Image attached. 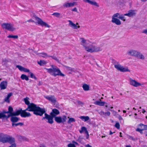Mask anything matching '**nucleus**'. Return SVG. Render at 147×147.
<instances>
[{"instance_id": "nucleus-48", "label": "nucleus", "mask_w": 147, "mask_h": 147, "mask_svg": "<svg viewBox=\"0 0 147 147\" xmlns=\"http://www.w3.org/2000/svg\"><path fill=\"white\" fill-rule=\"evenodd\" d=\"M52 15L57 17H59L60 15V14L58 12H55L53 13Z\"/></svg>"}, {"instance_id": "nucleus-63", "label": "nucleus", "mask_w": 147, "mask_h": 147, "mask_svg": "<svg viewBox=\"0 0 147 147\" xmlns=\"http://www.w3.org/2000/svg\"><path fill=\"white\" fill-rule=\"evenodd\" d=\"M85 133L87 134H89L88 132V131H87V130H86L85 131Z\"/></svg>"}, {"instance_id": "nucleus-10", "label": "nucleus", "mask_w": 147, "mask_h": 147, "mask_svg": "<svg viewBox=\"0 0 147 147\" xmlns=\"http://www.w3.org/2000/svg\"><path fill=\"white\" fill-rule=\"evenodd\" d=\"M37 19V20L38 24L41 25L42 26H45V27H47L49 28L50 26L46 23L43 22L41 19L40 18L38 17L36 18Z\"/></svg>"}, {"instance_id": "nucleus-33", "label": "nucleus", "mask_w": 147, "mask_h": 147, "mask_svg": "<svg viewBox=\"0 0 147 147\" xmlns=\"http://www.w3.org/2000/svg\"><path fill=\"white\" fill-rule=\"evenodd\" d=\"M68 22H69V25L71 27L74 29H77V27L76 25L72 22L70 20H68Z\"/></svg>"}, {"instance_id": "nucleus-54", "label": "nucleus", "mask_w": 147, "mask_h": 147, "mask_svg": "<svg viewBox=\"0 0 147 147\" xmlns=\"http://www.w3.org/2000/svg\"><path fill=\"white\" fill-rule=\"evenodd\" d=\"M112 63L114 64H118V62L116 61L115 60L113 59L112 60Z\"/></svg>"}, {"instance_id": "nucleus-16", "label": "nucleus", "mask_w": 147, "mask_h": 147, "mask_svg": "<svg viewBox=\"0 0 147 147\" xmlns=\"http://www.w3.org/2000/svg\"><path fill=\"white\" fill-rule=\"evenodd\" d=\"M8 135H2L0 136V142L3 143H7Z\"/></svg>"}, {"instance_id": "nucleus-37", "label": "nucleus", "mask_w": 147, "mask_h": 147, "mask_svg": "<svg viewBox=\"0 0 147 147\" xmlns=\"http://www.w3.org/2000/svg\"><path fill=\"white\" fill-rule=\"evenodd\" d=\"M47 63L46 61L44 60H40V61L38 62V63L40 66H43Z\"/></svg>"}, {"instance_id": "nucleus-27", "label": "nucleus", "mask_w": 147, "mask_h": 147, "mask_svg": "<svg viewBox=\"0 0 147 147\" xmlns=\"http://www.w3.org/2000/svg\"><path fill=\"white\" fill-rule=\"evenodd\" d=\"M93 48L94 52H98L101 51L102 50V49L101 48L99 47L94 46H93Z\"/></svg>"}, {"instance_id": "nucleus-6", "label": "nucleus", "mask_w": 147, "mask_h": 147, "mask_svg": "<svg viewBox=\"0 0 147 147\" xmlns=\"http://www.w3.org/2000/svg\"><path fill=\"white\" fill-rule=\"evenodd\" d=\"M45 116L43 117L42 119H46L47 120V122L50 124H52L54 123L53 119L54 117L52 115H49L47 113H45Z\"/></svg>"}, {"instance_id": "nucleus-45", "label": "nucleus", "mask_w": 147, "mask_h": 147, "mask_svg": "<svg viewBox=\"0 0 147 147\" xmlns=\"http://www.w3.org/2000/svg\"><path fill=\"white\" fill-rule=\"evenodd\" d=\"M7 37L9 38H12L14 39H17L18 38V36L17 35H9Z\"/></svg>"}, {"instance_id": "nucleus-20", "label": "nucleus", "mask_w": 147, "mask_h": 147, "mask_svg": "<svg viewBox=\"0 0 147 147\" xmlns=\"http://www.w3.org/2000/svg\"><path fill=\"white\" fill-rule=\"evenodd\" d=\"M7 81H3L0 84V88L1 90L5 89L7 86Z\"/></svg>"}, {"instance_id": "nucleus-36", "label": "nucleus", "mask_w": 147, "mask_h": 147, "mask_svg": "<svg viewBox=\"0 0 147 147\" xmlns=\"http://www.w3.org/2000/svg\"><path fill=\"white\" fill-rule=\"evenodd\" d=\"M82 87L85 91H88L89 90V86L86 84H84L83 85Z\"/></svg>"}, {"instance_id": "nucleus-41", "label": "nucleus", "mask_w": 147, "mask_h": 147, "mask_svg": "<svg viewBox=\"0 0 147 147\" xmlns=\"http://www.w3.org/2000/svg\"><path fill=\"white\" fill-rule=\"evenodd\" d=\"M19 138L21 140L25 141H28V139L24 136H20L19 137Z\"/></svg>"}, {"instance_id": "nucleus-18", "label": "nucleus", "mask_w": 147, "mask_h": 147, "mask_svg": "<svg viewBox=\"0 0 147 147\" xmlns=\"http://www.w3.org/2000/svg\"><path fill=\"white\" fill-rule=\"evenodd\" d=\"M28 106L30 109V111H32L33 112L37 107L36 105L33 103H31Z\"/></svg>"}, {"instance_id": "nucleus-61", "label": "nucleus", "mask_w": 147, "mask_h": 147, "mask_svg": "<svg viewBox=\"0 0 147 147\" xmlns=\"http://www.w3.org/2000/svg\"><path fill=\"white\" fill-rule=\"evenodd\" d=\"M86 147H92V146H90L89 144H88L86 145Z\"/></svg>"}, {"instance_id": "nucleus-32", "label": "nucleus", "mask_w": 147, "mask_h": 147, "mask_svg": "<svg viewBox=\"0 0 147 147\" xmlns=\"http://www.w3.org/2000/svg\"><path fill=\"white\" fill-rule=\"evenodd\" d=\"M11 60L6 58L2 59V64L3 65H6L8 63L10 62Z\"/></svg>"}, {"instance_id": "nucleus-9", "label": "nucleus", "mask_w": 147, "mask_h": 147, "mask_svg": "<svg viewBox=\"0 0 147 147\" xmlns=\"http://www.w3.org/2000/svg\"><path fill=\"white\" fill-rule=\"evenodd\" d=\"M146 130H147V125L140 124L138 125L136 131L139 132L141 133H142L143 131Z\"/></svg>"}, {"instance_id": "nucleus-55", "label": "nucleus", "mask_w": 147, "mask_h": 147, "mask_svg": "<svg viewBox=\"0 0 147 147\" xmlns=\"http://www.w3.org/2000/svg\"><path fill=\"white\" fill-rule=\"evenodd\" d=\"M142 33L143 34H144L147 35V29H145L144 30L142 31Z\"/></svg>"}, {"instance_id": "nucleus-39", "label": "nucleus", "mask_w": 147, "mask_h": 147, "mask_svg": "<svg viewBox=\"0 0 147 147\" xmlns=\"http://www.w3.org/2000/svg\"><path fill=\"white\" fill-rule=\"evenodd\" d=\"M24 125V123H12V125L13 127L15 126H17L18 125H20V126H22Z\"/></svg>"}, {"instance_id": "nucleus-58", "label": "nucleus", "mask_w": 147, "mask_h": 147, "mask_svg": "<svg viewBox=\"0 0 147 147\" xmlns=\"http://www.w3.org/2000/svg\"><path fill=\"white\" fill-rule=\"evenodd\" d=\"M118 118L120 121H121L123 120V119L121 117V116L119 115L118 117Z\"/></svg>"}, {"instance_id": "nucleus-14", "label": "nucleus", "mask_w": 147, "mask_h": 147, "mask_svg": "<svg viewBox=\"0 0 147 147\" xmlns=\"http://www.w3.org/2000/svg\"><path fill=\"white\" fill-rule=\"evenodd\" d=\"M83 1L85 3H88L89 4L96 6L97 7H99L98 4L93 0H83Z\"/></svg>"}, {"instance_id": "nucleus-56", "label": "nucleus", "mask_w": 147, "mask_h": 147, "mask_svg": "<svg viewBox=\"0 0 147 147\" xmlns=\"http://www.w3.org/2000/svg\"><path fill=\"white\" fill-rule=\"evenodd\" d=\"M16 145L15 143L12 144L10 146L8 147H16Z\"/></svg>"}, {"instance_id": "nucleus-38", "label": "nucleus", "mask_w": 147, "mask_h": 147, "mask_svg": "<svg viewBox=\"0 0 147 147\" xmlns=\"http://www.w3.org/2000/svg\"><path fill=\"white\" fill-rule=\"evenodd\" d=\"M29 99V98L28 97H26L24 99V101L25 102V104L27 105L28 106V105L31 103L28 100Z\"/></svg>"}, {"instance_id": "nucleus-2", "label": "nucleus", "mask_w": 147, "mask_h": 147, "mask_svg": "<svg viewBox=\"0 0 147 147\" xmlns=\"http://www.w3.org/2000/svg\"><path fill=\"white\" fill-rule=\"evenodd\" d=\"M46 111L44 108H41L39 107H37L33 113L36 115L42 116L45 113Z\"/></svg>"}, {"instance_id": "nucleus-30", "label": "nucleus", "mask_w": 147, "mask_h": 147, "mask_svg": "<svg viewBox=\"0 0 147 147\" xmlns=\"http://www.w3.org/2000/svg\"><path fill=\"white\" fill-rule=\"evenodd\" d=\"M12 93L11 92L9 93L7 95V97L5 98L4 100L7 103H9L10 102V100L9 98L12 95Z\"/></svg>"}, {"instance_id": "nucleus-53", "label": "nucleus", "mask_w": 147, "mask_h": 147, "mask_svg": "<svg viewBox=\"0 0 147 147\" xmlns=\"http://www.w3.org/2000/svg\"><path fill=\"white\" fill-rule=\"evenodd\" d=\"M103 113L104 115H107L108 116L110 115V113L109 111H108L105 113L103 112Z\"/></svg>"}, {"instance_id": "nucleus-26", "label": "nucleus", "mask_w": 147, "mask_h": 147, "mask_svg": "<svg viewBox=\"0 0 147 147\" xmlns=\"http://www.w3.org/2000/svg\"><path fill=\"white\" fill-rule=\"evenodd\" d=\"M105 102H102L101 100L100 101H96L94 102V104L95 105L100 106H103L105 104Z\"/></svg>"}, {"instance_id": "nucleus-49", "label": "nucleus", "mask_w": 147, "mask_h": 147, "mask_svg": "<svg viewBox=\"0 0 147 147\" xmlns=\"http://www.w3.org/2000/svg\"><path fill=\"white\" fill-rule=\"evenodd\" d=\"M80 39L82 40L81 41V44H82L83 45H84V44L86 43V40L83 38H80Z\"/></svg>"}, {"instance_id": "nucleus-60", "label": "nucleus", "mask_w": 147, "mask_h": 147, "mask_svg": "<svg viewBox=\"0 0 147 147\" xmlns=\"http://www.w3.org/2000/svg\"><path fill=\"white\" fill-rule=\"evenodd\" d=\"M72 11H77V10L76 7L74 8L73 9Z\"/></svg>"}, {"instance_id": "nucleus-34", "label": "nucleus", "mask_w": 147, "mask_h": 147, "mask_svg": "<svg viewBox=\"0 0 147 147\" xmlns=\"http://www.w3.org/2000/svg\"><path fill=\"white\" fill-rule=\"evenodd\" d=\"M79 118L82 120H84V121H87L90 119L89 117L88 116H81Z\"/></svg>"}, {"instance_id": "nucleus-5", "label": "nucleus", "mask_w": 147, "mask_h": 147, "mask_svg": "<svg viewBox=\"0 0 147 147\" xmlns=\"http://www.w3.org/2000/svg\"><path fill=\"white\" fill-rule=\"evenodd\" d=\"M2 26L3 28L9 31H13L15 30V28L13 27V25L10 23H3L2 24Z\"/></svg>"}, {"instance_id": "nucleus-40", "label": "nucleus", "mask_w": 147, "mask_h": 147, "mask_svg": "<svg viewBox=\"0 0 147 147\" xmlns=\"http://www.w3.org/2000/svg\"><path fill=\"white\" fill-rule=\"evenodd\" d=\"M21 78L23 80H25L26 81H28L29 80L28 76L24 74H23L21 75Z\"/></svg>"}, {"instance_id": "nucleus-11", "label": "nucleus", "mask_w": 147, "mask_h": 147, "mask_svg": "<svg viewBox=\"0 0 147 147\" xmlns=\"http://www.w3.org/2000/svg\"><path fill=\"white\" fill-rule=\"evenodd\" d=\"M45 97L53 103H55L57 102L56 98L54 96H47Z\"/></svg>"}, {"instance_id": "nucleus-7", "label": "nucleus", "mask_w": 147, "mask_h": 147, "mask_svg": "<svg viewBox=\"0 0 147 147\" xmlns=\"http://www.w3.org/2000/svg\"><path fill=\"white\" fill-rule=\"evenodd\" d=\"M55 118V121L58 123H63L66 121V117L65 115H63L62 118L61 117H56Z\"/></svg>"}, {"instance_id": "nucleus-3", "label": "nucleus", "mask_w": 147, "mask_h": 147, "mask_svg": "<svg viewBox=\"0 0 147 147\" xmlns=\"http://www.w3.org/2000/svg\"><path fill=\"white\" fill-rule=\"evenodd\" d=\"M119 13H117L114 14L112 17L111 22L117 25H119L121 24V22L120 20L116 18H119Z\"/></svg>"}, {"instance_id": "nucleus-43", "label": "nucleus", "mask_w": 147, "mask_h": 147, "mask_svg": "<svg viewBox=\"0 0 147 147\" xmlns=\"http://www.w3.org/2000/svg\"><path fill=\"white\" fill-rule=\"evenodd\" d=\"M65 68H66V69L69 71H74V69L72 68L71 67H70L68 66H65Z\"/></svg>"}, {"instance_id": "nucleus-13", "label": "nucleus", "mask_w": 147, "mask_h": 147, "mask_svg": "<svg viewBox=\"0 0 147 147\" xmlns=\"http://www.w3.org/2000/svg\"><path fill=\"white\" fill-rule=\"evenodd\" d=\"M13 108L11 106H9L8 108V111H7L8 113L17 116L19 110L16 111L15 112H13Z\"/></svg>"}, {"instance_id": "nucleus-44", "label": "nucleus", "mask_w": 147, "mask_h": 147, "mask_svg": "<svg viewBox=\"0 0 147 147\" xmlns=\"http://www.w3.org/2000/svg\"><path fill=\"white\" fill-rule=\"evenodd\" d=\"M5 118H6V119H7L9 118L10 117H12V116H16L14 115H13L11 114H9L7 116L6 115H5Z\"/></svg>"}, {"instance_id": "nucleus-25", "label": "nucleus", "mask_w": 147, "mask_h": 147, "mask_svg": "<svg viewBox=\"0 0 147 147\" xmlns=\"http://www.w3.org/2000/svg\"><path fill=\"white\" fill-rule=\"evenodd\" d=\"M42 54L45 55V56H47L48 57H51L52 58V59L55 60L56 61H57V62L58 63H60L59 61V59L57 58V57L55 56H50V55H48L47 54L45 53H42Z\"/></svg>"}, {"instance_id": "nucleus-15", "label": "nucleus", "mask_w": 147, "mask_h": 147, "mask_svg": "<svg viewBox=\"0 0 147 147\" xmlns=\"http://www.w3.org/2000/svg\"><path fill=\"white\" fill-rule=\"evenodd\" d=\"M59 111L57 109H54L52 110V111L50 113V115L55 117H56V115H59Z\"/></svg>"}, {"instance_id": "nucleus-1", "label": "nucleus", "mask_w": 147, "mask_h": 147, "mask_svg": "<svg viewBox=\"0 0 147 147\" xmlns=\"http://www.w3.org/2000/svg\"><path fill=\"white\" fill-rule=\"evenodd\" d=\"M52 68L49 69H46L48 72L50 74L56 77L57 76L64 77L65 75L61 73L59 69L57 67L54 65H51Z\"/></svg>"}, {"instance_id": "nucleus-57", "label": "nucleus", "mask_w": 147, "mask_h": 147, "mask_svg": "<svg viewBox=\"0 0 147 147\" xmlns=\"http://www.w3.org/2000/svg\"><path fill=\"white\" fill-rule=\"evenodd\" d=\"M29 108L28 106V107L25 110H23V111H25V112H26V111H30Z\"/></svg>"}, {"instance_id": "nucleus-17", "label": "nucleus", "mask_w": 147, "mask_h": 147, "mask_svg": "<svg viewBox=\"0 0 147 147\" xmlns=\"http://www.w3.org/2000/svg\"><path fill=\"white\" fill-rule=\"evenodd\" d=\"M77 3L75 2H74L73 3H65L63 6L64 7H70L74 6L75 5H77Z\"/></svg>"}, {"instance_id": "nucleus-64", "label": "nucleus", "mask_w": 147, "mask_h": 147, "mask_svg": "<svg viewBox=\"0 0 147 147\" xmlns=\"http://www.w3.org/2000/svg\"><path fill=\"white\" fill-rule=\"evenodd\" d=\"M89 138V134H87L86 135V139H88Z\"/></svg>"}, {"instance_id": "nucleus-24", "label": "nucleus", "mask_w": 147, "mask_h": 147, "mask_svg": "<svg viewBox=\"0 0 147 147\" xmlns=\"http://www.w3.org/2000/svg\"><path fill=\"white\" fill-rule=\"evenodd\" d=\"M16 116H12L11 118L10 121L12 123H15L17 122L20 119V118Z\"/></svg>"}, {"instance_id": "nucleus-4", "label": "nucleus", "mask_w": 147, "mask_h": 147, "mask_svg": "<svg viewBox=\"0 0 147 147\" xmlns=\"http://www.w3.org/2000/svg\"><path fill=\"white\" fill-rule=\"evenodd\" d=\"M20 115L22 117L24 118L30 117L31 116V114L30 113L25 112V111H23L22 109H19L18 116Z\"/></svg>"}, {"instance_id": "nucleus-29", "label": "nucleus", "mask_w": 147, "mask_h": 147, "mask_svg": "<svg viewBox=\"0 0 147 147\" xmlns=\"http://www.w3.org/2000/svg\"><path fill=\"white\" fill-rule=\"evenodd\" d=\"M138 52V51L132 50H131L129 51V55H131L136 57Z\"/></svg>"}, {"instance_id": "nucleus-31", "label": "nucleus", "mask_w": 147, "mask_h": 147, "mask_svg": "<svg viewBox=\"0 0 147 147\" xmlns=\"http://www.w3.org/2000/svg\"><path fill=\"white\" fill-rule=\"evenodd\" d=\"M136 14V11L135 10H131L129 11V17H132L135 16Z\"/></svg>"}, {"instance_id": "nucleus-8", "label": "nucleus", "mask_w": 147, "mask_h": 147, "mask_svg": "<svg viewBox=\"0 0 147 147\" xmlns=\"http://www.w3.org/2000/svg\"><path fill=\"white\" fill-rule=\"evenodd\" d=\"M115 67L117 70L122 72H125L128 71L129 70L127 68H124L123 66H121L120 64H115L114 65Z\"/></svg>"}, {"instance_id": "nucleus-52", "label": "nucleus", "mask_w": 147, "mask_h": 147, "mask_svg": "<svg viewBox=\"0 0 147 147\" xmlns=\"http://www.w3.org/2000/svg\"><path fill=\"white\" fill-rule=\"evenodd\" d=\"M27 22H34V21L32 20V19H30L29 20H27V21H25V22H23V23L24 24V23H26Z\"/></svg>"}, {"instance_id": "nucleus-47", "label": "nucleus", "mask_w": 147, "mask_h": 147, "mask_svg": "<svg viewBox=\"0 0 147 147\" xmlns=\"http://www.w3.org/2000/svg\"><path fill=\"white\" fill-rule=\"evenodd\" d=\"M29 74H30V77L32 78H34L35 80L37 79L36 77L32 73L30 72Z\"/></svg>"}, {"instance_id": "nucleus-62", "label": "nucleus", "mask_w": 147, "mask_h": 147, "mask_svg": "<svg viewBox=\"0 0 147 147\" xmlns=\"http://www.w3.org/2000/svg\"><path fill=\"white\" fill-rule=\"evenodd\" d=\"M42 84V83L41 82L39 81V83L38 84V85L39 86L41 85Z\"/></svg>"}, {"instance_id": "nucleus-19", "label": "nucleus", "mask_w": 147, "mask_h": 147, "mask_svg": "<svg viewBox=\"0 0 147 147\" xmlns=\"http://www.w3.org/2000/svg\"><path fill=\"white\" fill-rule=\"evenodd\" d=\"M15 138L8 135L7 143L8 142L12 144L15 143Z\"/></svg>"}, {"instance_id": "nucleus-12", "label": "nucleus", "mask_w": 147, "mask_h": 147, "mask_svg": "<svg viewBox=\"0 0 147 147\" xmlns=\"http://www.w3.org/2000/svg\"><path fill=\"white\" fill-rule=\"evenodd\" d=\"M130 84L131 85L136 87L140 86L142 85L141 84L137 82L135 80L132 79H130Z\"/></svg>"}, {"instance_id": "nucleus-51", "label": "nucleus", "mask_w": 147, "mask_h": 147, "mask_svg": "<svg viewBox=\"0 0 147 147\" xmlns=\"http://www.w3.org/2000/svg\"><path fill=\"white\" fill-rule=\"evenodd\" d=\"M5 114H3L1 113H0V119L5 118Z\"/></svg>"}, {"instance_id": "nucleus-35", "label": "nucleus", "mask_w": 147, "mask_h": 147, "mask_svg": "<svg viewBox=\"0 0 147 147\" xmlns=\"http://www.w3.org/2000/svg\"><path fill=\"white\" fill-rule=\"evenodd\" d=\"M73 143H70L67 146L68 147H76V146H75V145H78V143L74 141H73Z\"/></svg>"}, {"instance_id": "nucleus-28", "label": "nucleus", "mask_w": 147, "mask_h": 147, "mask_svg": "<svg viewBox=\"0 0 147 147\" xmlns=\"http://www.w3.org/2000/svg\"><path fill=\"white\" fill-rule=\"evenodd\" d=\"M82 45H83L84 47L85 48V50L88 52L90 53L94 52L93 47L92 48H89V47L86 46L85 45H83L82 44Z\"/></svg>"}, {"instance_id": "nucleus-46", "label": "nucleus", "mask_w": 147, "mask_h": 147, "mask_svg": "<svg viewBox=\"0 0 147 147\" xmlns=\"http://www.w3.org/2000/svg\"><path fill=\"white\" fill-rule=\"evenodd\" d=\"M87 129L85 127H81V130L80 131V133H82L83 132H85Z\"/></svg>"}, {"instance_id": "nucleus-23", "label": "nucleus", "mask_w": 147, "mask_h": 147, "mask_svg": "<svg viewBox=\"0 0 147 147\" xmlns=\"http://www.w3.org/2000/svg\"><path fill=\"white\" fill-rule=\"evenodd\" d=\"M136 57H137L138 59L144 60L145 59V57L142 53L140 52H138L137 53Z\"/></svg>"}, {"instance_id": "nucleus-22", "label": "nucleus", "mask_w": 147, "mask_h": 147, "mask_svg": "<svg viewBox=\"0 0 147 147\" xmlns=\"http://www.w3.org/2000/svg\"><path fill=\"white\" fill-rule=\"evenodd\" d=\"M16 67L21 71H24L26 72H30L29 69L24 67L21 65H17Z\"/></svg>"}, {"instance_id": "nucleus-50", "label": "nucleus", "mask_w": 147, "mask_h": 147, "mask_svg": "<svg viewBox=\"0 0 147 147\" xmlns=\"http://www.w3.org/2000/svg\"><path fill=\"white\" fill-rule=\"evenodd\" d=\"M115 127L117 129H119L120 128V125L119 123H117L115 125Z\"/></svg>"}, {"instance_id": "nucleus-21", "label": "nucleus", "mask_w": 147, "mask_h": 147, "mask_svg": "<svg viewBox=\"0 0 147 147\" xmlns=\"http://www.w3.org/2000/svg\"><path fill=\"white\" fill-rule=\"evenodd\" d=\"M125 16H129V13L124 14H120L118 16L119 18L124 21H125L126 20V18L125 17Z\"/></svg>"}, {"instance_id": "nucleus-42", "label": "nucleus", "mask_w": 147, "mask_h": 147, "mask_svg": "<svg viewBox=\"0 0 147 147\" xmlns=\"http://www.w3.org/2000/svg\"><path fill=\"white\" fill-rule=\"evenodd\" d=\"M69 118V120L68 121V123H70L72 122H75V119L73 118H69V117H68Z\"/></svg>"}, {"instance_id": "nucleus-59", "label": "nucleus", "mask_w": 147, "mask_h": 147, "mask_svg": "<svg viewBox=\"0 0 147 147\" xmlns=\"http://www.w3.org/2000/svg\"><path fill=\"white\" fill-rule=\"evenodd\" d=\"M1 113L3 114H6V113H8L7 111H3L2 112H1Z\"/></svg>"}]
</instances>
